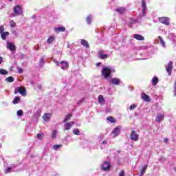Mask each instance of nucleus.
I'll return each mask as SVG.
<instances>
[{
  "instance_id": "nucleus-39",
  "label": "nucleus",
  "mask_w": 176,
  "mask_h": 176,
  "mask_svg": "<svg viewBox=\"0 0 176 176\" xmlns=\"http://www.w3.org/2000/svg\"><path fill=\"white\" fill-rule=\"evenodd\" d=\"M23 111H22V110H19L17 112H16V115L18 116H23Z\"/></svg>"
},
{
  "instance_id": "nucleus-17",
  "label": "nucleus",
  "mask_w": 176,
  "mask_h": 176,
  "mask_svg": "<svg viewBox=\"0 0 176 176\" xmlns=\"http://www.w3.org/2000/svg\"><path fill=\"white\" fill-rule=\"evenodd\" d=\"M110 82L112 85H120V80H119V78H111Z\"/></svg>"
},
{
  "instance_id": "nucleus-22",
  "label": "nucleus",
  "mask_w": 176,
  "mask_h": 176,
  "mask_svg": "<svg viewBox=\"0 0 176 176\" xmlns=\"http://www.w3.org/2000/svg\"><path fill=\"white\" fill-rule=\"evenodd\" d=\"M9 35V32H3V33L1 34V37L3 41H5L6 39V36H8Z\"/></svg>"
},
{
  "instance_id": "nucleus-28",
  "label": "nucleus",
  "mask_w": 176,
  "mask_h": 176,
  "mask_svg": "<svg viewBox=\"0 0 176 176\" xmlns=\"http://www.w3.org/2000/svg\"><path fill=\"white\" fill-rule=\"evenodd\" d=\"M158 39L160 40V43L163 46V47H166V43L164 42V40H163V38L162 36H159Z\"/></svg>"
},
{
  "instance_id": "nucleus-34",
  "label": "nucleus",
  "mask_w": 176,
  "mask_h": 176,
  "mask_svg": "<svg viewBox=\"0 0 176 176\" xmlns=\"http://www.w3.org/2000/svg\"><path fill=\"white\" fill-rule=\"evenodd\" d=\"M10 25L12 28L16 27V22H14V21H10Z\"/></svg>"
},
{
  "instance_id": "nucleus-1",
  "label": "nucleus",
  "mask_w": 176,
  "mask_h": 176,
  "mask_svg": "<svg viewBox=\"0 0 176 176\" xmlns=\"http://www.w3.org/2000/svg\"><path fill=\"white\" fill-rule=\"evenodd\" d=\"M111 74H112V71L109 67H104L102 70V76L104 78V79H107L111 76Z\"/></svg>"
},
{
  "instance_id": "nucleus-4",
  "label": "nucleus",
  "mask_w": 176,
  "mask_h": 176,
  "mask_svg": "<svg viewBox=\"0 0 176 176\" xmlns=\"http://www.w3.org/2000/svg\"><path fill=\"white\" fill-rule=\"evenodd\" d=\"M17 93H20L21 96H27V91L23 87H19L14 91V94H17Z\"/></svg>"
},
{
  "instance_id": "nucleus-20",
  "label": "nucleus",
  "mask_w": 176,
  "mask_h": 176,
  "mask_svg": "<svg viewBox=\"0 0 176 176\" xmlns=\"http://www.w3.org/2000/svg\"><path fill=\"white\" fill-rule=\"evenodd\" d=\"M54 31H56V32H65V27L55 28Z\"/></svg>"
},
{
  "instance_id": "nucleus-11",
  "label": "nucleus",
  "mask_w": 176,
  "mask_h": 176,
  "mask_svg": "<svg viewBox=\"0 0 176 176\" xmlns=\"http://www.w3.org/2000/svg\"><path fill=\"white\" fill-rule=\"evenodd\" d=\"M52 118V113H47L43 116V119L45 122H50Z\"/></svg>"
},
{
  "instance_id": "nucleus-25",
  "label": "nucleus",
  "mask_w": 176,
  "mask_h": 176,
  "mask_svg": "<svg viewBox=\"0 0 176 176\" xmlns=\"http://www.w3.org/2000/svg\"><path fill=\"white\" fill-rule=\"evenodd\" d=\"M159 83V78L157 77H154L152 79V85L153 86H156Z\"/></svg>"
},
{
  "instance_id": "nucleus-15",
  "label": "nucleus",
  "mask_w": 176,
  "mask_h": 176,
  "mask_svg": "<svg viewBox=\"0 0 176 176\" xmlns=\"http://www.w3.org/2000/svg\"><path fill=\"white\" fill-rule=\"evenodd\" d=\"M164 120V114H160L158 115L155 118V122L157 123H160V122Z\"/></svg>"
},
{
  "instance_id": "nucleus-21",
  "label": "nucleus",
  "mask_w": 176,
  "mask_h": 176,
  "mask_svg": "<svg viewBox=\"0 0 176 176\" xmlns=\"http://www.w3.org/2000/svg\"><path fill=\"white\" fill-rule=\"evenodd\" d=\"M98 101L99 104H104V102H105V99L104 98V96H102V95H100L98 96Z\"/></svg>"
},
{
  "instance_id": "nucleus-14",
  "label": "nucleus",
  "mask_w": 176,
  "mask_h": 176,
  "mask_svg": "<svg viewBox=\"0 0 176 176\" xmlns=\"http://www.w3.org/2000/svg\"><path fill=\"white\" fill-rule=\"evenodd\" d=\"M142 98L144 101H146V102H151V98H149V96L146 95L145 93L142 94Z\"/></svg>"
},
{
  "instance_id": "nucleus-16",
  "label": "nucleus",
  "mask_w": 176,
  "mask_h": 176,
  "mask_svg": "<svg viewBox=\"0 0 176 176\" xmlns=\"http://www.w3.org/2000/svg\"><path fill=\"white\" fill-rule=\"evenodd\" d=\"M60 64H61V69H67V67L69 66V63H68V62L67 61H64V60H62L60 62Z\"/></svg>"
},
{
  "instance_id": "nucleus-37",
  "label": "nucleus",
  "mask_w": 176,
  "mask_h": 176,
  "mask_svg": "<svg viewBox=\"0 0 176 176\" xmlns=\"http://www.w3.org/2000/svg\"><path fill=\"white\" fill-rule=\"evenodd\" d=\"M10 171H12V168L11 167H8L5 170V173L6 174H9V173H10Z\"/></svg>"
},
{
  "instance_id": "nucleus-36",
  "label": "nucleus",
  "mask_w": 176,
  "mask_h": 176,
  "mask_svg": "<svg viewBox=\"0 0 176 176\" xmlns=\"http://www.w3.org/2000/svg\"><path fill=\"white\" fill-rule=\"evenodd\" d=\"M73 133H74V134H75V135H79V134H80L79 129H74Z\"/></svg>"
},
{
  "instance_id": "nucleus-5",
  "label": "nucleus",
  "mask_w": 176,
  "mask_h": 176,
  "mask_svg": "<svg viewBox=\"0 0 176 176\" xmlns=\"http://www.w3.org/2000/svg\"><path fill=\"white\" fill-rule=\"evenodd\" d=\"M160 23L164 24L165 25H170V19L168 17L163 16L159 19Z\"/></svg>"
},
{
  "instance_id": "nucleus-31",
  "label": "nucleus",
  "mask_w": 176,
  "mask_h": 176,
  "mask_svg": "<svg viewBox=\"0 0 176 176\" xmlns=\"http://www.w3.org/2000/svg\"><path fill=\"white\" fill-rule=\"evenodd\" d=\"M142 11L145 12V10H146V3H145V1H142Z\"/></svg>"
},
{
  "instance_id": "nucleus-45",
  "label": "nucleus",
  "mask_w": 176,
  "mask_h": 176,
  "mask_svg": "<svg viewBox=\"0 0 176 176\" xmlns=\"http://www.w3.org/2000/svg\"><path fill=\"white\" fill-rule=\"evenodd\" d=\"M3 61V58L0 56V64H2V62Z\"/></svg>"
},
{
  "instance_id": "nucleus-43",
  "label": "nucleus",
  "mask_w": 176,
  "mask_h": 176,
  "mask_svg": "<svg viewBox=\"0 0 176 176\" xmlns=\"http://www.w3.org/2000/svg\"><path fill=\"white\" fill-rule=\"evenodd\" d=\"M119 176H124V170H121L119 173Z\"/></svg>"
},
{
  "instance_id": "nucleus-44",
  "label": "nucleus",
  "mask_w": 176,
  "mask_h": 176,
  "mask_svg": "<svg viewBox=\"0 0 176 176\" xmlns=\"http://www.w3.org/2000/svg\"><path fill=\"white\" fill-rule=\"evenodd\" d=\"M18 71L19 74H23V69L18 67Z\"/></svg>"
},
{
  "instance_id": "nucleus-35",
  "label": "nucleus",
  "mask_w": 176,
  "mask_h": 176,
  "mask_svg": "<svg viewBox=\"0 0 176 176\" xmlns=\"http://www.w3.org/2000/svg\"><path fill=\"white\" fill-rule=\"evenodd\" d=\"M59 148H61V144H55L53 146V149H54V151H57Z\"/></svg>"
},
{
  "instance_id": "nucleus-9",
  "label": "nucleus",
  "mask_w": 176,
  "mask_h": 176,
  "mask_svg": "<svg viewBox=\"0 0 176 176\" xmlns=\"http://www.w3.org/2000/svg\"><path fill=\"white\" fill-rule=\"evenodd\" d=\"M120 134V126H117L114 129V131L112 132V137L113 138H116V137H118Z\"/></svg>"
},
{
  "instance_id": "nucleus-47",
  "label": "nucleus",
  "mask_w": 176,
  "mask_h": 176,
  "mask_svg": "<svg viewBox=\"0 0 176 176\" xmlns=\"http://www.w3.org/2000/svg\"><path fill=\"white\" fill-rule=\"evenodd\" d=\"M164 142H166V143L168 142V138H165L164 140Z\"/></svg>"
},
{
  "instance_id": "nucleus-32",
  "label": "nucleus",
  "mask_w": 176,
  "mask_h": 176,
  "mask_svg": "<svg viewBox=\"0 0 176 176\" xmlns=\"http://www.w3.org/2000/svg\"><path fill=\"white\" fill-rule=\"evenodd\" d=\"M8 72L6 69H0V75H8Z\"/></svg>"
},
{
  "instance_id": "nucleus-42",
  "label": "nucleus",
  "mask_w": 176,
  "mask_h": 176,
  "mask_svg": "<svg viewBox=\"0 0 176 176\" xmlns=\"http://www.w3.org/2000/svg\"><path fill=\"white\" fill-rule=\"evenodd\" d=\"M56 134H57V132H56V131H54L52 132V137L53 138H56Z\"/></svg>"
},
{
  "instance_id": "nucleus-26",
  "label": "nucleus",
  "mask_w": 176,
  "mask_h": 176,
  "mask_svg": "<svg viewBox=\"0 0 176 176\" xmlns=\"http://www.w3.org/2000/svg\"><path fill=\"white\" fill-rule=\"evenodd\" d=\"M106 120H108V122H110V123H116V120L112 116L107 117Z\"/></svg>"
},
{
  "instance_id": "nucleus-40",
  "label": "nucleus",
  "mask_w": 176,
  "mask_h": 176,
  "mask_svg": "<svg viewBox=\"0 0 176 176\" xmlns=\"http://www.w3.org/2000/svg\"><path fill=\"white\" fill-rule=\"evenodd\" d=\"M3 31H5V27L3 25L0 26V34L3 33Z\"/></svg>"
},
{
  "instance_id": "nucleus-12",
  "label": "nucleus",
  "mask_w": 176,
  "mask_h": 176,
  "mask_svg": "<svg viewBox=\"0 0 176 176\" xmlns=\"http://www.w3.org/2000/svg\"><path fill=\"white\" fill-rule=\"evenodd\" d=\"M133 38L136 39V41H145V37L138 34H134Z\"/></svg>"
},
{
  "instance_id": "nucleus-24",
  "label": "nucleus",
  "mask_w": 176,
  "mask_h": 176,
  "mask_svg": "<svg viewBox=\"0 0 176 176\" xmlns=\"http://www.w3.org/2000/svg\"><path fill=\"white\" fill-rule=\"evenodd\" d=\"M55 40H56V37H54V36H50L47 40V43L50 44V43H53V42H54Z\"/></svg>"
},
{
  "instance_id": "nucleus-13",
  "label": "nucleus",
  "mask_w": 176,
  "mask_h": 176,
  "mask_svg": "<svg viewBox=\"0 0 176 176\" xmlns=\"http://www.w3.org/2000/svg\"><path fill=\"white\" fill-rule=\"evenodd\" d=\"M7 47L11 50V52H14L16 50V45H13L12 43H8Z\"/></svg>"
},
{
  "instance_id": "nucleus-51",
  "label": "nucleus",
  "mask_w": 176,
  "mask_h": 176,
  "mask_svg": "<svg viewBox=\"0 0 176 176\" xmlns=\"http://www.w3.org/2000/svg\"><path fill=\"white\" fill-rule=\"evenodd\" d=\"M31 83H32V85H34V82H32Z\"/></svg>"
},
{
  "instance_id": "nucleus-33",
  "label": "nucleus",
  "mask_w": 176,
  "mask_h": 176,
  "mask_svg": "<svg viewBox=\"0 0 176 176\" xmlns=\"http://www.w3.org/2000/svg\"><path fill=\"white\" fill-rule=\"evenodd\" d=\"M91 20H93V19L91 18V16H88L86 18V21H87V24H90L91 23Z\"/></svg>"
},
{
  "instance_id": "nucleus-46",
  "label": "nucleus",
  "mask_w": 176,
  "mask_h": 176,
  "mask_svg": "<svg viewBox=\"0 0 176 176\" xmlns=\"http://www.w3.org/2000/svg\"><path fill=\"white\" fill-rule=\"evenodd\" d=\"M38 90H42V86L41 85H38Z\"/></svg>"
},
{
  "instance_id": "nucleus-7",
  "label": "nucleus",
  "mask_w": 176,
  "mask_h": 176,
  "mask_svg": "<svg viewBox=\"0 0 176 176\" xmlns=\"http://www.w3.org/2000/svg\"><path fill=\"white\" fill-rule=\"evenodd\" d=\"M165 67L166 70L170 76V75H171V71H173V61H170Z\"/></svg>"
},
{
  "instance_id": "nucleus-48",
  "label": "nucleus",
  "mask_w": 176,
  "mask_h": 176,
  "mask_svg": "<svg viewBox=\"0 0 176 176\" xmlns=\"http://www.w3.org/2000/svg\"><path fill=\"white\" fill-rule=\"evenodd\" d=\"M102 144V145H105L107 144V141L104 140Z\"/></svg>"
},
{
  "instance_id": "nucleus-2",
  "label": "nucleus",
  "mask_w": 176,
  "mask_h": 176,
  "mask_svg": "<svg viewBox=\"0 0 176 176\" xmlns=\"http://www.w3.org/2000/svg\"><path fill=\"white\" fill-rule=\"evenodd\" d=\"M14 14L15 16H21L23 14V8L21 6L16 5L14 7Z\"/></svg>"
},
{
  "instance_id": "nucleus-3",
  "label": "nucleus",
  "mask_w": 176,
  "mask_h": 176,
  "mask_svg": "<svg viewBox=\"0 0 176 176\" xmlns=\"http://www.w3.org/2000/svg\"><path fill=\"white\" fill-rule=\"evenodd\" d=\"M101 168L103 171H109L111 170V163L104 161L101 165Z\"/></svg>"
},
{
  "instance_id": "nucleus-30",
  "label": "nucleus",
  "mask_w": 176,
  "mask_h": 176,
  "mask_svg": "<svg viewBox=\"0 0 176 176\" xmlns=\"http://www.w3.org/2000/svg\"><path fill=\"white\" fill-rule=\"evenodd\" d=\"M6 80L8 83H12V82H14V78L12 76H9L6 78Z\"/></svg>"
},
{
  "instance_id": "nucleus-29",
  "label": "nucleus",
  "mask_w": 176,
  "mask_h": 176,
  "mask_svg": "<svg viewBox=\"0 0 176 176\" xmlns=\"http://www.w3.org/2000/svg\"><path fill=\"white\" fill-rule=\"evenodd\" d=\"M71 118H72V114H68L67 116H66L63 120V123H67V122H68V120H69Z\"/></svg>"
},
{
  "instance_id": "nucleus-19",
  "label": "nucleus",
  "mask_w": 176,
  "mask_h": 176,
  "mask_svg": "<svg viewBox=\"0 0 176 176\" xmlns=\"http://www.w3.org/2000/svg\"><path fill=\"white\" fill-rule=\"evenodd\" d=\"M80 43L85 47H87V48L90 47V45H89V42H87V41H86L85 39H81Z\"/></svg>"
},
{
  "instance_id": "nucleus-10",
  "label": "nucleus",
  "mask_w": 176,
  "mask_h": 176,
  "mask_svg": "<svg viewBox=\"0 0 176 176\" xmlns=\"http://www.w3.org/2000/svg\"><path fill=\"white\" fill-rule=\"evenodd\" d=\"M75 124V122L72 121L65 124L64 127L65 130H70L71 127Z\"/></svg>"
},
{
  "instance_id": "nucleus-18",
  "label": "nucleus",
  "mask_w": 176,
  "mask_h": 176,
  "mask_svg": "<svg viewBox=\"0 0 176 176\" xmlns=\"http://www.w3.org/2000/svg\"><path fill=\"white\" fill-rule=\"evenodd\" d=\"M147 168L148 164H146L140 169V176H144V174L146 173Z\"/></svg>"
},
{
  "instance_id": "nucleus-27",
  "label": "nucleus",
  "mask_w": 176,
  "mask_h": 176,
  "mask_svg": "<svg viewBox=\"0 0 176 176\" xmlns=\"http://www.w3.org/2000/svg\"><path fill=\"white\" fill-rule=\"evenodd\" d=\"M21 100V99L20 98V97L16 96V97H15L14 99L12 100V104H19V102H20Z\"/></svg>"
},
{
  "instance_id": "nucleus-50",
  "label": "nucleus",
  "mask_w": 176,
  "mask_h": 176,
  "mask_svg": "<svg viewBox=\"0 0 176 176\" xmlns=\"http://www.w3.org/2000/svg\"><path fill=\"white\" fill-rule=\"evenodd\" d=\"M44 60L43 59H41L40 63H43Z\"/></svg>"
},
{
  "instance_id": "nucleus-8",
  "label": "nucleus",
  "mask_w": 176,
  "mask_h": 176,
  "mask_svg": "<svg viewBox=\"0 0 176 176\" xmlns=\"http://www.w3.org/2000/svg\"><path fill=\"white\" fill-rule=\"evenodd\" d=\"M140 136L136 134L135 131H132L131 134H130V138L132 140V141H138V138Z\"/></svg>"
},
{
  "instance_id": "nucleus-38",
  "label": "nucleus",
  "mask_w": 176,
  "mask_h": 176,
  "mask_svg": "<svg viewBox=\"0 0 176 176\" xmlns=\"http://www.w3.org/2000/svg\"><path fill=\"white\" fill-rule=\"evenodd\" d=\"M36 137H37L38 140H42V138L43 137V133H38L36 135Z\"/></svg>"
},
{
  "instance_id": "nucleus-23",
  "label": "nucleus",
  "mask_w": 176,
  "mask_h": 176,
  "mask_svg": "<svg viewBox=\"0 0 176 176\" xmlns=\"http://www.w3.org/2000/svg\"><path fill=\"white\" fill-rule=\"evenodd\" d=\"M116 12H118V13H120L122 14L126 12V8H124L123 7H120L116 9Z\"/></svg>"
},
{
  "instance_id": "nucleus-6",
  "label": "nucleus",
  "mask_w": 176,
  "mask_h": 176,
  "mask_svg": "<svg viewBox=\"0 0 176 176\" xmlns=\"http://www.w3.org/2000/svg\"><path fill=\"white\" fill-rule=\"evenodd\" d=\"M98 56L99 58H100L101 60H105V59L108 58V54H104V50H102L98 51Z\"/></svg>"
},
{
  "instance_id": "nucleus-41",
  "label": "nucleus",
  "mask_w": 176,
  "mask_h": 176,
  "mask_svg": "<svg viewBox=\"0 0 176 176\" xmlns=\"http://www.w3.org/2000/svg\"><path fill=\"white\" fill-rule=\"evenodd\" d=\"M135 108H137V106H135V104H131L129 107L130 111H132V109H135Z\"/></svg>"
},
{
  "instance_id": "nucleus-49",
  "label": "nucleus",
  "mask_w": 176,
  "mask_h": 176,
  "mask_svg": "<svg viewBox=\"0 0 176 176\" xmlns=\"http://www.w3.org/2000/svg\"><path fill=\"white\" fill-rule=\"evenodd\" d=\"M100 64H101L100 63H96L97 67H98V65H100Z\"/></svg>"
}]
</instances>
